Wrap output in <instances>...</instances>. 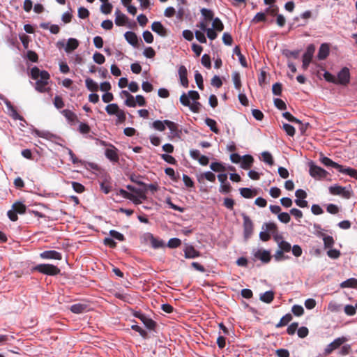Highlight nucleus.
<instances>
[{
    "instance_id": "obj_1",
    "label": "nucleus",
    "mask_w": 357,
    "mask_h": 357,
    "mask_svg": "<svg viewBox=\"0 0 357 357\" xmlns=\"http://www.w3.org/2000/svg\"><path fill=\"white\" fill-rule=\"evenodd\" d=\"M31 77L36 80L35 89L37 91L45 93L50 91V88L46 87L50 79V75L47 71L40 70L38 67L35 66L31 70Z\"/></svg>"
},
{
    "instance_id": "obj_2",
    "label": "nucleus",
    "mask_w": 357,
    "mask_h": 357,
    "mask_svg": "<svg viewBox=\"0 0 357 357\" xmlns=\"http://www.w3.org/2000/svg\"><path fill=\"white\" fill-rule=\"evenodd\" d=\"M26 209V207L23 203L20 202H15L12 206V209L7 213L8 217L13 222L17 221L18 219L17 213L20 215L25 213Z\"/></svg>"
},
{
    "instance_id": "obj_3",
    "label": "nucleus",
    "mask_w": 357,
    "mask_h": 357,
    "mask_svg": "<svg viewBox=\"0 0 357 357\" xmlns=\"http://www.w3.org/2000/svg\"><path fill=\"white\" fill-rule=\"evenodd\" d=\"M34 270L43 274L52 276L58 275L61 271L57 266L50 264H39L34 268Z\"/></svg>"
},
{
    "instance_id": "obj_4",
    "label": "nucleus",
    "mask_w": 357,
    "mask_h": 357,
    "mask_svg": "<svg viewBox=\"0 0 357 357\" xmlns=\"http://www.w3.org/2000/svg\"><path fill=\"white\" fill-rule=\"evenodd\" d=\"M243 219V236L245 241L248 240L253 234L254 225L251 219L245 213L242 214Z\"/></svg>"
},
{
    "instance_id": "obj_5",
    "label": "nucleus",
    "mask_w": 357,
    "mask_h": 357,
    "mask_svg": "<svg viewBox=\"0 0 357 357\" xmlns=\"http://www.w3.org/2000/svg\"><path fill=\"white\" fill-rule=\"evenodd\" d=\"M348 341L346 337H340L335 339L331 343L328 344L324 349V354L326 355L331 354L334 350L340 348L342 344Z\"/></svg>"
},
{
    "instance_id": "obj_6",
    "label": "nucleus",
    "mask_w": 357,
    "mask_h": 357,
    "mask_svg": "<svg viewBox=\"0 0 357 357\" xmlns=\"http://www.w3.org/2000/svg\"><path fill=\"white\" fill-rule=\"evenodd\" d=\"M144 241L147 243H150L151 247L154 249H158L165 246V243L162 240L155 238L151 233H145L143 236Z\"/></svg>"
},
{
    "instance_id": "obj_7",
    "label": "nucleus",
    "mask_w": 357,
    "mask_h": 357,
    "mask_svg": "<svg viewBox=\"0 0 357 357\" xmlns=\"http://www.w3.org/2000/svg\"><path fill=\"white\" fill-rule=\"evenodd\" d=\"M310 174L314 178H324L327 176L328 172L313 162L310 164Z\"/></svg>"
},
{
    "instance_id": "obj_8",
    "label": "nucleus",
    "mask_w": 357,
    "mask_h": 357,
    "mask_svg": "<svg viewBox=\"0 0 357 357\" xmlns=\"http://www.w3.org/2000/svg\"><path fill=\"white\" fill-rule=\"evenodd\" d=\"M315 51V47L314 45L311 44L308 45L307 47L306 52L304 53L303 56V65L302 68L303 70H307L310 62L312 61L313 54Z\"/></svg>"
},
{
    "instance_id": "obj_9",
    "label": "nucleus",
    "mask_w": 357,
    "mask_h": 357,
    "mask_svg": "<svg viewBox=\"0 0 357 357\" xmlns=\"http://www.w3.org/2000/svg\"><path fill=\"white\" fill-rule=\"evenodd\" d=\"M329 192L333 195H341L342 197L349 199L351 197V192L346 189L345 187L340 185H333L329 188Z\"/></svg>"
},
{
    "instance_id": "obj_10",
    "label": "nucleus",
    "mask_w": 357,
    "mask_h": 357,
    "mask_svg": "<svg viewBox=\"0 0 357 357\" xmlns=\"http://www.w3.org/2000/svg\"><path fill=\"white\" fill-rule=\"evenodd\" d=\"M336 84L347 85L350 81V73L348 68H343L337 74Z\"/></svg>"
},
{
    "instance_id": "obj_11",
    "label": "nucleus",
    "mask_w": 357,
    "mask_h": 357,
    "mask_svg": "<svg viewBox=\"0 0 357 357\" xmlns=\"http://www.w3.org/2000/svg\"><path fill=\"white\" fill-rule=\"evenodd\" d=\"M320 161L323 165H324L326 167H331L336 169H337L340 172L344 174L346 167H343L342 165H339L338 163L333 161L331 159H330L328 157L326 156H321L320 158Z\"/></svg>"
},
{
    "instance_id": "obj_12",
    "label": "nucleus",
    "mask_w": 357,
    "mask_h": 357,
    "mask_svg": "<svg viewBox=\"0 0 357 357\" xmlns=\"http://www.w3.org/2000/svg\"><path fill=\"white\" fill-rule=\"evenodd\" d=\"M105 155L112 162H117L119 160L118 149L112 144H110V148L105 150Z\"/></svg>"
},
{
    "instance_id": "obj_13",
    "label": "nucleus",
    "mask_w": 357,
    "mask_h": 357,
    "mask_svg": "<svg viewBox=\"0 0 357 357\" xmlns=\"http://www.w3.org/2000/svg\"><path fill=\"white\" fill-rule=\"evenodd\" d=\"M40 257L44 259L61 260L62 259L61 253L56 250H45L40 254Z\"/></svg>"
},
{
    "instance_id": "obj_14",
    "label": "nucleus",
    "mask_w": 357,
    "mask_h": 357,
    "mask_svg": "<svg viewBox=\"0 0 357 357\" xmlns=\"http://www.w3.org/2000/svg\"><path fill=\"white\" fill-rule=\"evenodd\" d=\"M178 75L180 79L181 84L185 87H188V70L184 66H181L178 68Z\"/></svg>"
},
{
    "instance_id": "obj_15",
    "label": "nucleus",
    "mask_w": 357,
    "mask_h": 357,
    "mask_svg": "<svg viewBox=\"0 0 357 357\" xmlns=\"http://www.w3.org/2000/svg\"><path fill=\"white\" fill-rule=\"evenodd\" d=\"M254 256L264 263H268L271 259L270 252L265 250H258L255 252Z\"/></svg>"
},
{
    "instance_id": "obj_16",
    "label": "nucleus",
    "mask_w": 357,
    "mask_h": 357,
    "mask_svg": "<svg viewBox=\"0 0 357 357\" xmlns=\"http://www.w3.org/2000/svg\"><path fill=\"white\" fill-rule=\"evenodd\" d=\"M124 36L128 43H130L131 45H132L135 47H139V39L137 34L135 32L127 31L126 32Z\"/></svg>"
},
{
    "instance_id": "obj_17",
    "label": "nucleus",
    "mask_w": 357,
    "mask_h": 357,
    "mask_svg": "<svg viewBox=\"0 0 357 357\" xmlns=\"http://www.w3.org/2000/svg\"><path fill=\"white\" fill-rule=\"evenodd\" d=\"M184 256L186 259H194L200 256V252L195 250L192 245H188L184 249Z\"/></svg>"
},
{
    "instance_id": "obj_18",
    "label": "nucleus",
    "mask_w": 357,
    "mask_h": 357,
    "mask_svg": "<svg viewBox=\"0 0 357 357\" xmlns=\"http://www.w3.org/2000/svg\"><path fill=\"white\" fill-rule=\"evenodd\" d=\"M151 29L153 31L157 33L162 37H165L167 35V29L160 22H154L151 24Z\"/></svg>"
},
{
    "instance_id": "obj_19",
    "label": "nucleus",
    "mask_w": 357,
    "mask_h": 357,
    "mask_svg": "<svg viewBox=\"0 0 357 357\" xmlns=\"http://www.w3.org/2000/svg\"><path fill=\"white\" fill-rule=\"evenodd\" d=\"M127 189L130 191L132 192L135 195H137L139 198H142L143 200H146L147 199L146 195V190L142 188H137L132 185H128L126 186Z\"/></svg>"
},
{
    "instance_id": "obj_20",
    "label": "nucleus",
    "mask_w": 357,
    "mask_h": 357,
    "mask_svg": "<svg viewBox=\"0 0 357 357\" xmlns=\"http://www.w3.org/2000/svg\"><path fill=\"white\" fill-rule=\"evenodd\" d=\"M139 319L145 325V326L150 330H154L156 326V322L152 319L144 315L139 317Z\"/></svg>"
},
{
    "instance_id": "obj_21",
    "label": "nucleus",
    "mask_w": 357,
    "mask_h": 357,
    "mask_svg": "<svg viewBox=\"0 0 357 357\" xmlns=\"http://www.w3.org/2000/svg\"><path fill=\"white\" fill-rule=\"evenodd\" d=\"M330 49L328 44H321L318 52L317 58L319 60H324L327 58L329 54Z\"/></svg>"
},
{
    "instance_id": "obj_22",
    "label": "nucleus",
    "mask_w": 357,
    "mask_h": 357,
    "mask_svg": "<svg viewBox=\"0 0 357 357\" xmlns=\"http://www.w3.org/2000/svg\"><path fill=\"white\" fill-rule=\"evenodd\" d=\"M115 24L117 26H124L128 20L125 14L122 13L119 9L115 11Z\"/></svg>"
},
{
    "instance_id": "obj_23",
    "label": "nucleus",
    "mask_w": 357,
    "mask_h": 357,
    "mask_svg": "<svg viewBox=\"0 0 357 357\" xmlns=\"http://www.w3.org/2000/svg\"><path fill=\"white\" fill-rule=\"evenodd\" d=\"M254 162V158L250 155H245L241 158V167L243 169H249Z\"/></svg>"
},
{
    "instance_id": "obj_24",
    "label": "nucleus",
    "mask_w": 357,
    "mask_h": 357,
    "mask_svg": "<svg viewBox=\"0 0 357 357\" xmlns=\"http://www.w3.org/2000/svg\"><path fill=\"white\" fill-rule=\"evenodd\" d=\"M240 194L242 197L246 199H250L257 195L256 190H252L248 188H242L239 189Z\"/></svg>"
},
{
    "instance_id": "obj_25",
    "label": "nucleus",
    "mask_w": 357,
    "mask_h": 357,
    "mask_svg": "<svg viewBox=\"0 0 357 357\" xmlns=\"http://www.w3.org/2000/svg\"><path fill=\"white\" fill-rule=\"evenodd\" d=\"M165 123L170 130L171 134L173 137L178 136L180 131L178 130L176 123L169 120H165Z\"/></svg>"
},
{
    "instance_id": "obj_26",
    "label": "nucleus",
    "mask_w": 357,
    "mask_h": 357,
    "mask_svg": "<svg viewBox=\"0 0 357 357\" xmlns=\"http://www.w3.org/2000/svg\"><path fill=\"white\" fill-rule=\"evenodd\" d=\"M78 46L79 42L77 39L69 38L67 42L65 50L66 52H71L74 51L75 49H77Z\"/></svg>"
},
{
    "instance_id": "obj_27",
    "label": "nucleus",
    "mask_w": 357,
    "mask_h": 357,
    "mask_svg": "<svg viewBox=\"0 0 357 357\" xmlns=\"http://www.w3.org/2000/svg\"><path fill=\"white\" fill-rule=\"evenodd\" d=\"M233 52H234V54L238 56V59H239V62L241 64V66L243 67H245V68L248 67V63H247L246 59H245V56H243L241 54L240 47L238 46H236L234 48Z\"/></svg>"
},
{
    "instance_id": "obj_28",
    "label": "nucleus",
    "mask_w": 357,
    "mask_h": 357,
    "mask_svg": "<svg viewBox=\"0 0 357 357\" xmlns=\"http://www.w3.org/2000/svg\"><path fill=\"white\" fill-rule=\"evenodd\" d=\"M137 184H138L140 186H142L143 189L146 190V193L147 192L148 190H150L152 192V194H153L158 189V186L155 183L146 184L142 181H137Z\"/></svg>"
},
{
    "instance_id": "obj_29",
    "label": "nucleus",
    "mask_w": 357,
    "mask_h": 357,
    "mask_svg": "<svg viewBox=\"0 0 357 357\" xmlns=\"http://www.w3.org/2000/svg\"><path fill=\"white\" fill-rule=\"evenodd\" d=\"M274 299V292L267 291L260 295V300L266 303H271Z\"/></svg>"
},
{
    "instance_id": "obj_30",
    "label": "nucleus",
    "mask_w": 357,
    "mask_h": 357,
    "mask_svg": "<svg viewBox=\"0 0 357 357\" xmlns=\"http://www.w3.org/2000/svg\"><path fill=\"white\" fill-rule=\"evenodd\" d=\"M86 305L82 303H76L70 306V311L75 314L84 312L86 309Z\"/></svg>"
},
{
    "instance_id": "obj_31",
    "label": "nucleus",
    "mask_w": 357,
    "mask_h": 357,
    "mask_svg": "<svg viewBox=\"0 0 357 357\" xmlns=\"http://www.w3.org/2000/svg\"><path fill=\"white\" fill-rule=\"evenodd\" d=\"M292 315L289 313L285 314L283 316L280 321L276 324V328H281L284 326H287L291 320H292Z\"/></svg>"
},
{
    "instance_id": "obj_32",
    "label": "nucleus",
    "mask_w": 357,
    "mask_h": 357,
    "mask_svg": "<svg viewBox=\"0 0 357 357\" xmlns=\"http://www.w3.org/2000/svg\"><path fill=\"white\" fill-rule=\"evenodd\" d=\"M200 12L204 17V20L210 22L214 19V13L211 10L207 8H202Z\"/></svg>"
},
{
    "instance_id": "obj_33",
    "label": "nucleus",
    "mask_w": 357,
    "mask_h": 357,
    "mask_svg": "<svg viewBox=\"0 0 357 357\" xmlns=\"http://www.w3.org/2000/svg\"><path fill=\"white\" fill-rule=\"evenodd\" d=\"M86 86L90 91L96 92L98 90V85L91 78H86L85 80Z\"/></svg>"
},
{
    "instance_id": "obj_34",
    "label": "nucleus",
    "mask_w": 357,
    "mask_h": 357,
    "mask_svg": "<svg viewBox=\"0 0 357 357\" xmlns=\"http://www.w3.org/2000/svg\"><path fill=\"white\" fill-rule=\"evenodd\" d=\"M205 123L210 128L211 130L215 134L220 133V130L217 127L216 121L212 119L206 118L205 119Z\"/></svg>"
},
{
    "instance_id": "obj_35",
    "label": "nucleus",
    "mask_w": 357,
    "mask_h": 357,
    "mask_svg": "<svg viewBox=\"0 0 357 357\" xmlns=\"http://www.w3.org/2000/svg\"><path fill=\"white\" fill-rule=\"evenodd\" d=\"M62 114L70 122H75L77 121V115L69 109H63L61 112Z\"/></svg>"
},
{
    "instance_id": "obj_36",
    "label": "nucleus",
    "mask_w": 357,
    "mask_h": 357,
    "mask_svg": "<svg viewBox=\"0 0 357 357\" xmlns=\"http://www.w3.org/2000/svg\"><path fill=\"white\" fill-rule=\"evenodd\" d=\"M342 288H356L357 287V280L355 278H349L340 284Z\"/></svg>"
},
{
    "instance_id": "obj_37",
    "label": "nucleus",
    "mask_w": 357,
    "mask_h": 357,
    "mask_svg": "<svg viewBox=\"0 0 357 357\" xmlns=\"http://www.w3.org/2000/svg\"><path fill=\"white\" fill-rule=\"evenodd\" d=\"M232 79L234 82V84L235 88L240 91L241 88V75L238 72H234L232 74Z\"/></svg>"
},
{
    "instance_id": "obj_38",
    "label": "nucleus",
    "mask_w": 357,
    "mask_h": 357,
    "mask_svg": "<svg viewBox=\"0 0 357 357\" xmlns=\"http://www.w3.org/2000/svg\"><path fill=\"white\" fill-rule=\"evenodd\" d=\"M210 168L215 172H223L226 171L225 167L222 163L218 162H212L210 165Z\"/></svg>"
},
{
    "instance_id": "obj_39",
    "label": "nucleus",
    "mask_w": 357,
    "mask_h": 357,
    "mask_svg": "<svg viewBox=\"0 0 357 357\" xmlns=\"http://www.w3.org/2000/svg\"><path fill=\"white\" fill-rule=\"evenodd\" d=\"M212 26V29L217 31H222L224 29V24L218 17H215L213 20Z\"/></svg>"
},
{
    "instance_id": "obj_40",
    "label": "nucleus",
    "mask_w": 357,
    "mask_h": 357,
    "mask_svg": "<svg viewBox=\"0 0 357 357\" xmlns=\"http://www.w3.org/2000/svg\"><path fill=\"white\" fill-rule=\"evenodd\" d=\"M119 109L118 105L116 103L109 104L105 108L107 113L109 115L116 114Z\"/></svg>"
},
{
    "instance_id": "obj_41",
    "label": "nucleus",
    "mask_w": 357,
    "mask_h": 357,
    "mask_svg": "<svg viewBox=\"0 0 357 357\" xmlns=\"http://www.w3.org/2000/svg\"><path fill=\"white\" fill-rule=\"evenodd\" d=\"M278 248L285 253L290 252L291 246L289 242L286 241H281L278 242Z\"/></svg>"
},
{
    "instance_id": "obj_42",
    "label": "nucleus",
    "mask_w": 357,
    "mask_h": 357,
    "mask_svg": "<svg viewBox=\"0 0 357 357\" xmlns=\"http://www.w3.org/2000/svg\"><path fill=\"white\" fill-rule=\"evenodd\" d=\"M205 178L211 182H214L215 181V176L213 173L211 172H206L203 174H202L198 178L199 181L200 182L202 179Z\"/></svg>"
},
{
    "instance_id": "obj_43",
    "label": "nucleus",
    "mask_w": 357,
    "mask_h": 357,
    "mask_svg": "<svg viewBox=\"0 0 357 357\" xmlns=\"http://www.w3.org/2000/svg\"><path fill=\"white\" fill-rule=\"evenodd\" d=\"M342 308V305L335 301H331L328 305V310L331 312H338Z\"/></svg>"
},
{
    "instance_id": "obj_44",
    "label": "nucleus",
    "mask_w": 357,
    "mask_h": 357,
    "mask_svg": "<svg viewBox=\"0 0 357 357\" xmlns=\"http://www.w3.org/2000/svg\"><path fill=\"white\" fill-rule=\"evenodd\" d=\"M263 161L272 166L274 164L273 158L269 152L264 151L261 153Z\"/></svg>"
},
{
    "instance_id": "obj_45",
    "label": "nucleus",
    "mask_w": 357,
    "mask_h": 357,
    "mask_svg": "<svg viewBox=\"0 0 357 357\" xmlns=\"http://www.w3.org/2000/svg\"><path fill=\"white\" fill-rule=\"evenodd\" d=\"M274 259L277 261H280L282 260L288 259L289 258V256H287L284 255V252H282L280 249L278 248V250L275 252V255H273Z\"/></svg>"
},
{
    "instance_id": "obj_46",
    "label": "nucleus",
    "mask_w": 357,
    "mask_h": 357,
    "mask_svg": "<svg viewBox=\"0 0 357 357\" xmlns=\"http://www.w3.org/2000/svg\"><path fill=\"white\" fill-rule=\"evenodd\" d=\"M181 245V241L177 238H170L167 243V246L170 248H176Z\"/></svg>"
},
{
    "instance_id": "obj_47",
    "label": "nucleus",
    "mask_w": 357,
    "mask_h": 357,
    "mask_svg": "<svg viewBox=\"0 0 357 357\" xmlns=\"http://www.w3.org/2000/svg\"><path fill=\"white\" fill-rule=\"evenodd\" d=\"M195 79L196 84H197L198 88L200 90H203L204 89L203 77H202V75L197 71L195 73Z\"/></svg>"
},
{
    "instance_id": "obj_48",
    "label": "nucleus",
    "mask_w": 357,
    "mask_h": 357,
    "mask_svg": "<svg viewBox=\"0 0 357 357\" xmlns=\"http://www.w3.org/2000/svg\"><path fill=\"white\" fill-rule=\"evenodd\" d=\"M93 61L98 64H102L105 61L103 54L99 52H95L93 56Z\"/></svg>"
},
{
    "instance_id": "obj_49",
    "label": "nucleus",
    "mask_w": 357,
    "mask_h": 357,
    "mask_svg": "<svg viewBox=\"0 0 357 357\" xmlns=\"http://www.w3.org/2000/svg\"><path fill=\"white\" fill-rule=\"evenodd\" d=\"M278 218L280 222L285 224L289 223L291 220L289 214L286 212L280 213Z\"/></svg>"
},
{
    "instance_id": "obj_50",
    "label": "nucleus",
    "mask_w": 357,
    "mask_h": 357,
    "mask_svg": "<svg viewBox=\"0 0 357 357\" xmlns=\"http://www.w3.org/2000/svg\"><path fill=\"white\" fill-rule=\"evenodd\" d=\"M282 128L288 135L292 137L295 135V128L291 125L288 123H284Z\"/></svg>"
},
{
    "instance_id": "obj_51",
    "label": "nucleus",
    "mask_w": 357,
    "mask_h": 357,
    "mask_svg": "<svg viewBox=\"0 0 357 357\" xmlns=\"http://www.w3.org/2000/svg\"><path fill=\"white\" fill-rule=\"evenodd\" d=\"M351 351V347L350 344H342L339 351V354L341 356H347L349 355Z\"/></svg>"
},
{
    "instance_id": "obj_52",
    "label": "nucleus",
    "mask_w": 357,
    "mask_h": 357,
    "mask_svg": "<svg viewBox=\"0 0 357 357\" xmlns=\"http://www.w3.org/2000/svg\"><path fill=\"white\" fill-rule=\"evenodd\" d=\"M291 311L295 316L300 317L304 313V309L301 305H294Z\"/></svg>"
},
{
    "instance_id": "obj_53",
    "label": "nucleus",
    "mask_w": 357,
    "mask_h": 357,
    "mask_svg": "<svg viewBox=\"0 0 357 357\" xmlns=\"http://www.w3.org/2000/svg\"><path fill=\"white\" fill-rule=\"evenodd\" d=\"M165 121H161L160 120H156L153 123V127L159 131H164L165 130Z\"/></svg>"
},
{
    "instance_id": "obj_54",
    "label": "nucleus",
    "mask_w": 357,
    "mask_h": 357,
    "mask_svg": "<svg viewBox=\"0 0 357 357\" xmlns=\"http://www.w3.org/2000/svg\"><path fill=\"white\" fill-rule=\"evenodd\" d=\"M109 235L112 237V238H115L119 241H123L125 240L124 236L116 230H110Z\"/></svg>"
},
{
    "instance_id": "obj_55",
    "label": "nucleus",
    "mask_w": 357,
    "mask_h": 357,
    "mask_svg": "<svg viewBox=\"0 0 357 357\" xmlns=\"http://www.w3.org/2000/svg\"><path fill=\"white\" fill-rule=\"evenodd\" d=\"M201 61L202 65L206 68L208 69L211 68V57L208 54H204L202 57Z\"/></svg>"
},
{
    "instance_id": "obj_56",
    "label": "nucleus",
    "mask_w": 357,
    "mask_h": 357,
    "mask_svg": "<svg viewBox=\"0 0 357 357\" xmlns=\"http://www.w3.org/2000/svg\"><path fill=\"white\" fill-rule=\"evenodd\" d=\"M323 241L326 248H331L334 244L333 238L331 236H324Z\"/></svg>"
},
{
    "instance_id": "obj_57",
    "label": "nucleus",
    "mask_w": 357,
    "mask_h": 357,
    "mask_svg": "<svg viewBox=\"0 0 357 357\" xmlns=\"http://www.w3.org/2000/svg\"><path fill=\"white\" fill-rule=\"evenodd\" d=\"M112 5L110 3H105L100 7V10L104 14H109L112 10Z\"/></svg>"
},
{
    "instance_id": "obj_58",
    "label": "nucleus",
    "mask_w": 357,
    "mask_h": 357,
    "mask_svg": "<svg viewBox=\"0 0 357 357\" xmlns=\"http://www.w3.org/2000/svg\"><path fill=\"white\" fill-rule=\"evenodd\" d=\"M54 105L56 108L61 109L64 107V102L61 96H56L54 98Z\"/></svg>"
},
{
    "instance_id": "obj_59",
    "label": "nucleus",
    "mask_w": 357,
    "mask_h": 357,
    "mask_svg": "<svg viewBox=\"0 0 357 357\" xmlns=\"http://www.w3.org/2000/svg\"><path fill=\"white\" fill-rule=\"evenodd\" d=\"M282 116L289 121L296 123H301V121L294 117L292 114H291L289 112H286L282 114Z\"/></svg>"
},
{
    "instance_id": "obj_60",
    "label": "nucleus",
    "mask_w": 357,
    "mask_h": 357,
    "mask_svg": "<svg viewBox=\"0 0 357 357\" xmlns=\"http://www.w3.org/2000/svg\"><path fill=\"white\" fill-rule=\"evenodd\" d=\"M274 105L278 109L280 110H284L287 109L286 103L282 99L275 98Z\"/></svg>"
},
{
    "instance_id": "obj_61",
    "label": "nucleus",
    "mask_w": 357,
    "mask_h": 357,
    "mask_svg": "<svg viewBox=\"0 0 357 357\" xmlns=\"http://www.w3.org/2000/svg\"><path fill=\"white\" fill-rule=\"evenodd\" d=\"M72 187L73 190L77 193H82L85 190V188L82 184L75 181L72 182Z\"/></svg>"
},
{
    "instance_id": "obj_62",
    "label": "nucleus",
    "mask_w": 357,
    "mask_h": 357,
    "mask_svg": "<svg viewBox=\"0 0 357 357\" xmlns=\"http://www.w3.org/2000/svg\"><path fill=\"white\" fill-rule=\"evenodd\" d=\"M115 115L117 116L116 123H122L126 119V113L123 110L119 109Z\"/></svg>"
},
{
    "instance_id": "obj_63",
    "label": "nucleus",
    "mask_w": 357,
    "mask_h": 357,
    "mask_svg": "<svg viewBox=\"0 0 357 357\" xmlns=\"http://www.w3.org/2000/svg\"><path fill=\"white\" fill-rule=\"evenodd\" d=\"M345 314L348 316H353L356 314V307L351 305H347L344 308Z\"/></svg>"
},
{
    "instance_id": "obj_64",
    "label": "nucleus",
    "mask_w": 357,
    "mask_h": 357,
    "mask_svg": "<svg viewBox=\"0 0 357 357\" xmlns=\"http://www.w3.org/2000/svg\"><path fill=\"white\" fill-rule=\"evenodd\" d=\"M309 331L308 328L305 326H302L299 328L297 331L298 336L301 338H304L308 335Z\"/></svg>"
}]
</instances>
